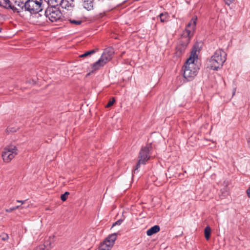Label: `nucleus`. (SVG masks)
<instances>
[{"label":"nucleus","instance_id":"nucleus-32","mask_svg":"<svg viewBox=\"0 0 250 250\" xmlns=\"http://www.w3.org/2000/svg\"><path fill=\"white\" fill-rule=\"evenodd\" d=\"M235 91H236V89H234L233 90V95L235 94Z\"/></svg>","mask_w":250,"mask_h":250},{"label":"nucleus","instance_id":"nucleus-26","mask_svg":"<svg viewBox=\"0 0 250 250\" xmlns=\"http://www.w3.org/2000/svg\"><path fill=\"white\" fill-rule=\"evenodd\" d=\"M51 248V247L46 246L45 245H44L42 248H41V249L43 250L44 249H46V250H50V249Z\"/></svg>","mask_w":250,"mask_h":250},{"label":"nucleus","instance_id":"nucleus-22","mask_svg":"<svg viewBox=\"0 0 250 250\" xmlns=\"http://www.w3.org/2000/svg\"><path fill=\"white\" fill-rule=\"evenodd\" d=\"M0 237L2 240L5 241L8 239L9 236L8 234L6 233H2L1 235H0Z\"/></svg>","mask_w":250,"mask_h":250},{"label":"nucleus","instance_id":"nucleus-33","mask_svg":"<svg viewBox=\"0 0 250 250\" xmlns=\"http://www.w3.org/2000/svg\"><path fill=\"white\" fill-rule=\"evenodd\" d=\"M10 131H13V130H10ZM13 131H15V130H13Z\"/></svg>","mask_w":250,"mask_h":250},{"label":"nucleus","instance_id":"nucleus-30","mask_svg":"<svg viewBox=\"0 0 250 250\" xmlns=\"http://www.w3.org/2000/svg\"><path fill=\"white\" fill-rule=\"evenodd\" d=\"M26 208V207H21V206H16V207H15V208L16 209H18V208Z\"/></svg>","mask_w":250,"mask_h":250},{"label":"nucleus","instance_id":"nucleus-15","mask_svg":"<svg viewBox=\"0 0 250 250\" xmlns=\"http://www.w3.org/2000/svg\"><path fill=\"white\" fill-rule=\"evenodd\" d=\"M83 8L88 11L93 9V4L92 0H84L83 4Z\"/></svg>","mask_w":250,"mask_h":250},{"label":"nucleus","instance_id":"nucleus-12","mask_svg":"<svg viewBox=\"0 0 250 250\" xmlns=\"http://www.w3.org/2000/svg\"><path fill=\"white\" fill-rule=\"evenodd\" d=\"M197 17L194 16L192 18L187 26L186 31H194L195 30Z\"/></svg>","mask_w":250,"mask_h":250},{"label":"nucleus","instance_id":"nucleus-14","mask_svg":"<svg viewBox=\"0 0 250 250\" xmlns=\"http://www.w3.org/2000/svg\"><path fill=\"white\" fill-rule=\"evenodd\" d=\"M160 227L157 225L151 227L149 229H148L146 231V234L148 236H151L154 234L156 233L157 232L160 231Z\"/></svg>","mask_w":250,"mask_h":250},{"label":"nucleus","instance_id":"nucleus-10","mask_svg":"<svg viewBox=\"0 0 250 250\" xmlns=\"http://www.w3.org/2000/svg\"><path fill=\"white\" fill-rule=\"evenodd\" d=\"M108 62L107 61L106 59H104L101 56L98 61L93 64L92 66V71L99 69L101 67L104 66Z\"/></svg>","mask_w":250,"mask_h":250},{"label":"nucleus","instance_id":"nucleus-27","mask_svg":"<svg viewBox=\"0 0 250 250\" xmlns=\"http://www.w3.org/2000/svg\"><path fill=\"white\" fill-rule=\"evenodd\" d=\"M15 210H16V209L15 208V207H13V208H11L9 209H6V211L7 212H11Z\"/></svg>","mask_w":250,"mask_h":250},{"label":"nucleus","instance_id":"nucleus-16","mask_svg":"<svg viewBox=\"0 0 250 250\" xmlns=\"http://www.w3.org/2000/svg\"><path fill=\"white\" fill-rule=\"evenodd\" d=\"M68 21L72 25L75 26L80 25L83 22L80 19H70Z\"/></svg>","mask_w":250,"mask_h":250},{"label":"nucleus","instance_id":"nucleus-23","mask_svg":"<svg viewBox=\"0 0 250 250\" xmlns=\"http://www.w3.org/2000/svg\"><path fill=\"white\" fill-rule=\"evenodd\" d=\"M115 99L114 98H112V100L110 101L108 104H107V105H106V107H110L111 106H112L113 104L115 102Z\"/></svg>","mask_w":250,"mask_h":250},{"label":"nucleus","instance_id":"nucleus-17","mask_svg":"<svg viewBox=\"0 0 250 250\" xmlns=\"http://www.w3.org/2000/svg\"><path fill=\"white\" fill-rule=\"evenodd\" d=\"M160 21L162 22H166L168 20L169 16L167 13H161L159 16Z\"/></svg>","mask_w":250,"mask_h":250},{"label":"nucleus","instance_id":"nucleus-29","mask_svg":"<svg viewBox=\"0 0 250 250\" xmlns=\"http://www.w3.org/2000/svg\"><path fill=\"white\" fill-rule=\"evenodd\" d=\"M247 194L248 196L250 198V187L247 190Z\"/></svg>","mask_w":250,"mask_h":250},{"label":"nucleus","instance_id":"nucleus-13","mask_svg":"<svg viewBox=\"0 0 250 250\" xmlns=\"http://www.w3.org/2000/svg\"><path fill=\"white\" fill-rule=\"evenodd\" d=\"M192 32H183L181 35V40L184 44H188L189 42V39Z\"/></svg>","mask_w":250,"mask_h":250},{"label":"nucleus","instance_id":"nucleus-21","mask_svg":"<svg viewBox=\"0 0 250 250\" xmlns=\"http://www.w3.org/2000/svg\"><path fill=\"white\" fill-rule=\"evenodd\" d=\"M69 194V192H65L63 194H62L61 196V200L63 201H65L67 198L68 195Z\"/></svg>","mask_w":250,"mask_h":250},{"label":"nucleus","instance_id":"nucleus-25","mask_svg":"<svg viewBox=\"0 0 250 250\" xmlns=\"http://www.w3.org/2000/svg\"><path fill=\"white\" fill-rule=\"evenodd\" d=\"M234 0H224V1L226 4L229 5Z\"/></svg>","mask_w":250,"mask_h":250},{"label":"nucleus","instance_id":"nucleus-1","mask_svg":"<svg viewBox=\"0 0 250 250\" xmlns=\"http://www.w3.org/2000/svg\"><path fill=\"white\" fill-rule=\"evenodd\" d=\"M199 48L194 45L190 52L189 57L187 59L184 66V77L188 81L191 80L197 74L199 68L197 64Z\"/></svg>","mask_w":250,"mask_h":250},{"label":"nucleus","instance_id":"nucleus-3","mask_svg":"<svg viewBox=\"0 0 250 250\" xmlns=\"http://www.w3.org/2000/svg\"><path fill=\"white\" fill-rule=\"evenodd\" d=\"M0 6L6 9H11L14 12L26 11L25 4L21 0H0Z\"/></svg>","mask_w":250,"mask_h":250},{"label":"nucleus","instance_id":"nucleus-7","mask_svg":"<svg viewBox=\"0 0 250 250\" xmlns=\"http://www.w3.org/2000/svg\"><path fill=\"white\" fill-rule=\"evenodd\" d=\"M46 18L52 22L57 21L62 17V13L60 10L56 7H48L45 12Z\"/></svg>","mask_w":250,"mask_h":250},{"label":"nucleus","instance_id":"nucleus-6","mask_svg":"<svg viewBox=\"0 0 250 250\" xmlns=\"http://www.w3.org/2000/svg\"><path fill=\"white\" fill-rule=\"evenodd\" d=\"M151 149V146L150 145H147L145 147L142 148L139 153V159L136 165V168L135 169H137L141 165L146 164V162L150 158L149 152Z\"/></svg>","mask_w":250,"mask_h":250},{"label":"nucleus","instance_id":"nucleus-28","mask_svg":"<svg viewBox=\"0 0 250 250\" xmlns=\"http://www.w3.org/2000/svg\"><path fill=\"white\" fill-rule=\"evenodd\" d=\"M17 202H18V203H21V205H23L25 203L26 200H24V201H22V200H17Z\"/></svg>","mask_w":250,"mask_h":250},{"label":"nucleus","instance_id":"nucleus-18","mask_svg":"<svg viewBox=\"0 0 250 250\" xmlns=\"http://www.w3.org/2000/svg\"><path fill=\"white\" fill-rule=\"evenodd\" d=\"M211 229L209 226H207L205 229V236L206 239L208 240L210 238Z\"/></svg>","mask_w":250,"mask_h":250},{"label":"nucleus","instance_id":"nucleus-20","mask_svg":"<svg viewBox=\"0 0 250 250\" xmlns=\"http://www.w3.org/2000/svg\"><path fill=\"white\" fill-rule=\"evenodd\" d=\"M184 51V47H177L176 48V53L180 55Z\"/></svg>","mask_w":250,"mask_h":250},{"label":"nucleus","instance_id":"nucleus-4","mask_svg":"<svg viewBox=\"0 0 250 250\" xmlns=\"http://www.w3.org/2000/svg\"><path fill=\"white\" fill-rule=\"evenodd\" d=\"M18 154L17 147L10 145L5 147L2 152V157L5 162L9 163Z\"/></svg>","mask_w":250,"mask_h":250},{"label":"nucleus","instance_id":"nucleus-24","mask_svg":"<svg viewBox=\"0 0 250 250\" xmlns=\"http://www.w3.org/2000/svg\"><path fill=\"white\" fill-rule=\"evenodd\" d=\"M122 222H123L122 220H121V219L118 220V221H117L116 222H115L113 224L112 227H114L116 225H120L122 224Z\"/></svg>","mask_w":250,"mask_h":250},{"label":"nucleus","instance_id":"nucleus-8","mask_svg":"<svg viewBox=\"0 0 250 250\" xmlns=\"http://www.w3.org/2000/svg\"><path fill=\"white\" fill-rule=\"evenodd\" d=\"M117 238V234L114 233L111 235H109L103 243L101 245L102 248L106 249V250H109L113 246L114 242Z\"/></svg>","mask_w":250,"mask_h":250},{"label":"nucleus","instance_id":"nucleus-31","mask_svg":"<svg viewBox=\"0 0 250 250\" xmlns=\"http://www.w3.org/2000/svg\"><path fill=\"white\" fill-rule=\"evenodd\" d=\"M99 250H106V249H104V248H102L101 246L100 247Z\"/></svg>","mask_w":250,"mask_h":250},{"label":"nucleus","instance_id":"nucleus-9","mask_svg":"<svg viewBox=\"0 0 250 250\" xmlns=\"http://www.w3.org/2000/svg\"><path fill=\"white\" fill-rule=\"evenodd\" d=\"M60 5L63 9L66 11H72L75 4L74 0H62Z\"/></svg>","mask_w":250,"mask_h":250},{"label":"nucleus","instance_id":"nucleus-11","mask_svg":"<svg viewBox=\"0 0 250 250\" xmlns=\"http://www.w3.org/2000/svg\"><path fill=\"white\" fill-rule=\"evenodd\" d=\"M114 52V50L112 48L108 47L104 49L101 56L103 58L106 59L107 61L109 62L112 59Z\"/></svg>","mask_w":250,"mask_h":250},{"label":"nucleus","instance_id":"nucleus-2","mask_svg":"<svg viewBox=\"0 0 250 250\" xmlns=\"http://www.w3.org/2000/svg\"><path fill=\"white\" fill-rule=\"evenodd\" d=\"M227 54L221 49L217 50L209 59L208 67L213 70H217L222 67L226 60Z\"/></svg>","mask_w":250,"mask_h":250},{"label":"nucleus","instance_id":"nucleus-5","mask_svg":"<svg viewBox=\"0 0 250 250\" xmlns=\"http://www.w3.org/2000/svg\"><path fill=\"white\" fill-rule=\"evenodd\" d=\"M26 11L36 13L42 11V0H28L25 2Z\"/></svg>","mask_w":250,"mask_h":250},{"label":"nucleus","instance_id":"nucleus-19","mask_svg":"<svg viewBox=\"0 0 250 250\" xmlns=\"http://www.w3.org/2000/svg\"><path fill=\"white\" fill-rule=\"evenodd\" d=\"M95 52H96V50L95 49H93V50H91L90 51H87L85 53L81 55L80 56V57H81V58L86 57H87L88 56H89V55H90L91 54H93L95 53Z\"/></svg>","mask_w":250,"mask_h":250}]
</instances>
